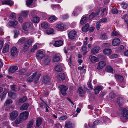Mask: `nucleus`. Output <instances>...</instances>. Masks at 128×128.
<instances>
[{"mask_svg": "<svg viewBox=\"0 0 128 128\" xmlns=\"http://www.w3.org/2000/svg\"><path fill=\"white\" fill-rule=\"evenodd\" d=\"M58 88L61 94L63 96H65L67 94L66 90L68 89V88L66 86L62 85L58 86Z\"/></svg>", "mask_w": 128, "mask_h": 128, "instance_id": "1", "label": "nucleus"}, {"mask_svg": "<svg viewBox=\"0 0 128 128\" xmlns=\"http://www.w3.org/2000/svg\"><path fill=\"white\" fill-rule=\"evenodd\" d=\"M68 38L71 40L74 39L77 36V32L75 30H72L70 31L68 34Z\"/></svg>", "mask_w": 128, "mask_h": 128, "instance_id": "2", "label": "nucleus"}, {"mask_svg": "<svg viewBox=\"0 0 128 128\" xmlns=\"http://www.w3.org/2000/svg\"><path fill=\"white\" fill-rule=\"evenodd\" d=\"M32 42V40L30 39L28 40L25 42L23 46V51L25 52L27 51L29 48L30 44Z\"/></svg>", "mask_w": 128, "mask_h": 128, "instance_id": "3", "label": "nucleus"}, {"mask_svg": "<svg viewBox=\"0 0 128 128\" xmlns=\"http://www.w3.org/2000/svg\"><path fill=\"white\" fill-rule=\"evenodd\" d=\"M121 114L123 118L125 119L128 118V110L122 108L121 110Z\"/></svg>", "mask_w": 128, "mask_h": 128, "instance_id": "4", "label": "nucleus"}, {"mask_svg": "<svg viewBox=\"0 0 128 128\" xmlns=\"http://www.w3.org/2000/svg\"><path fill=\"white\" fill-rule=\"evenodd\" d=\"M37 58L38 60H41L44 56V52L40 50H38L36 54Z\"/></svg>", "mask_w": 128, "mask_h": 128, "instance_id": "5", "label": "nucleus"}, {"mask_svg": "<svg viewBox=\"0 0 128 128\" xmlns=\"http://www.w3.org/2000/svg\"><path fill=\"white\" fill-rule=\"evenodd\" d=\"M28 113L27 112H25L20 114V117L23 120H26L28 116Z\"/></svg>", "mask_w": 128, "mask_h": 128, "instance_id": "6", "label": "nucleus"}, {"mask_svg": "<svg viewBox=\"0 0 128 128\" xmlns=\"http://www.w3.org/2000/svg\"><path fill=\"white\" fill-rule=\"evenodd\" d=\"M106 63L103 61L100 62L97 64L96 68L98 70L102 69L106 65Z\"/></svg>", "mask_w": 128, "mask_h": 128, "instance_id": "7", "label": "nucleus"}, {"mask_svg": "<svg viewBox=\"0 0 128 128\" xmlns=\"http://www.w3.org/2000/svg\"><path fill=\"white\" fill-rule=\"evenodd\" d=\"M32 26V24L31 22H26L24 24L23 28L24 30L27 31L31 28Z\"/></svg>", "mask_w": 128, "mask_h": 128, "instance_id": "8", "label": "nucleus"}, {"mask_svg": "<svg viewBox=\"0 0 128 128\" xmlns=\"http://www.w3.org/2000/svg\"><path fill=\"white\" fill-rule=\"evenodd\" d=\"M56 27L58 29V30L60 31L65 30L66 28L64 25L62 24H58L56 26Z\"/></svg>", "mask_w": 128, "mask_h": 128, "instance_id": "9", "label": "nucleus"}, {"mask_svg": "<svg viewBox=\"0 0 128 128\" xmlns=\"http://www.w3.org/2000/svg\"><path fill=\"white\" fill-rule=\"evenodd\" d=\"M42 82L43 83L47 84H50L51 82L50 80V78L48 76H44L43 77Z\"/></svg>", "mask_w": 128, "mask_h": 128, "instance_id": "10", "label": "nucleus"}, {"mask_svg": "<svg viewBox=\"0 0 128 128\" xmlns=\"http://www.w3.org/2000/svg\"><path fill=\"white\" fill-rule=\"evenodd\" d=\"M18 116V114L17 112L14 111L11 113L10 116L11 119L12 120H14Z\"/></svg>", "mask_w": 128, "mask_h": 128, "instance_id": "11", "label": "nucleus"}, {"mask_svg": "<svg viewBox=\"0 0 128 128\" xmlns=\"http://www.w3.org/2000/svg\"><path fill=\"white\" fill-rule=\"evenodd\" d=\"M2 3L3 5L6 4L11 6L13 5L14 2L12 0H4L2 2Z\"/></svg>", "mask_w": 128, "mask_h": 128, "instance_id": "12", "label": "nucleus"}, {"mask_svg": "<svg viewBox=\"0 0 128 128\" xmlns=\"http://www.w3.org/2000/svg\"><path fill=\"white\" fill-rule=\"evenodd\" d=\"M120 43V41L118 38H115L112 40V45L114 46H118Z\"/></svg>", "mask_w": 128, "mask_h": 128, "instance_id": "13", "label": "nucleus"}, {"mask_svg": "<svg viewBox=\"0 0 128 128\" xmlns=\"http://www.w3.org/2000/svg\"><path fill=\"white\" fill-rule=\"evenodd\" d=\"M18 23L17 21L15 20L14 21H10L8 23V26H12L14 28L18 25Z\"/></svg>", "mask_w": 128, "mask_h": 128, "instance_id": "14", "label": "nucleus"}, {"mask_svg": "<svg viewBox=\"0 0 128 128\" xmlns=\"http://www.w3.org/2000/svg\"><path fill=\"white\" fill-rule=\"evenodd\" d=\"M18 52L17 48L16 47H13L10 51L11 54L12 56H14L17 54Z\"/></svg>", "mask_w": 128, "mask_h": 128, "instance_id": "15", "label": "nucleus"}, {"mask_svg": "<svg viewBox=\"0 0 128 128\" xmlns=\"http://www.w3.org/2000/svg\"><path fill=\"white\" fill-rule=\"evenodd\" d=\"M90 61L93 63H95L98 61V59L96 57L94 56L90 55L89 57Z\"/></svg>", "mask_w": 128, "mask_h": 128, "instance_id": "16", "label": "nucleus"}, {"mask_svg": "<svg viewBox=\"0 0 128 128\" xmlns=\"http://www.w3.org/2000/svg\"><path fill=\"white\" fill-rule=\"evenodd\" d=\"M103 89V87L101 86H99L96 87L94 89V94H99L100 92Z\"/></svg>", "mask_w": 128, "mask_h": 128, "instance_id": "17", "label": "nucleus"}, {"mask_svg": "<svg viewBox=\"0 0 128 128\" xmlns=\"http://www.w3.org/2000/svg\"><path fill=\"white\" fill-rule=\"evenodd\" d=\"M18 68L17 66H12L10 68L8 69L9 72L11 73H13L18 70Z\"/></svg>", "mask_w": 128, "mask_h": 128, "instance_id": "18", "label": "nucleus"}, {"mask_svg": "<svg viewBox=\"0 0 128 128\" xmlns=\"http://www.w3.org/2000/svg\"><path fill=\"white\" fill-rule=\"evenodd\" d=\"M8 96L13 99H14L16 98V93L12 92V91H10L8 92Z\"/></svg>", "mask_w": 128, "mask_h": 128, "instance_id": "19", "label": "nucleus"}, {"mask_svg": "<svg viewBox=\"0 0 128 128\" xmlns=\"http://www.w3.org/2000/svg\"><path fill=\"white\" fill-rule=\"evenodd\" d=\"M100 49V48L98 46H96L92 48L91 50V52L92 54H96L98 52Z\"/></svg>", "mask_w": 128, "mask_h": 128, "instance_id": "20", "label": "nucleus"}, {"mask_svg": "<svg viewBox=\"0 0 128 128\" xmlns=\"http://www.w3.org/2000/svg\"><path fill=\"white\" fill-rule=\"evenodd\" d=\"M29 106V104H28L24 103L20 107V110H27Z\"/></svg>", "mask_w": 128, "mask_h": 128, "instance_id": "21", "label": "nucleus"}, {"mask_svg": "<svg viewBox=\"0 0 128 128\" xmlns=\"http://www.w3.org/2000/svg\"><path fill=\"white\" fill-rule=\"evenodd\" d=\"M63 44V42L62 40H56L55 42L54 45L55 46L59 47L62 46Z\"/></svg>", "mask_w": 128, "mask_h": 128, "instance_id": "22", "label": "nucleus"}, {"mask_svg": "<svg viewBox=\"0 0 128 128\" xmlns=\"http://www.w3.org/2000/svg\"><path fill=\"white\" fill-rule=\"evenodd\" d=\"M115 77L118 82H121L123 81L124 79L122 76L118 74H116L115 75Z\"/></svg>", "mask_w": 128, "mask_h": 128, "instance_id": "23", "label": "nucleus"}, {"mask_svg": "<svg viewBox=\"0 0 128 128\" xmlns=\"http://www.w3.org/2000/svg\"><path fill=\"white\" fill-rule=\"evenodd\" d=\"M60 58L57 54H55L53 56L52 61L54 62H58L60 60Z\"/></svg>", "mask_w": 128, "mask_h": 128, "instance_id": "24", "label": "nucleus"}, {"mask_svg": "<svg viewBox=\"0 0 128 128\" xmlns=\"http://www.w3.org/2000/svg\"><path fill=\"white\" fill-rule=\"evenodd\" d=\"M26 100V96H24L23 98H20L16 102V104L19 105L20 103L24 102Z\"/></svg>", "mask_w": 128, "mask_h": 128, "instance_id": "25", "label": "nucleus"}, {"mask_svg": "<svg viewBox=\"0 0 128 128\" xmlns=\"http://www.w3.org/2000/svg\"><path fill=\"white\" fill-rule=\"evenodd\" d=\"M99 121L98 120L95 121L92 124L89 122L88 125L91 128H95L96 125L98 124Z\"/></svg>", "mask_w": 128, "mask_h": 128, "instance_id": "26", "label": "nucleus"}, {"mask_svg": "<svg viewBox=\"0 0 128 128\" xmlns=\"http://www.w3.org/2000/svg\"><path fill=\"white\" fill-rule=\"evenodd\" d=\"M117 102L120 106H121L124 103L123 99L121 97H119L118 98Z\"/></svg>", "mask_w": 128, "mask_h": 128, "instance_id": "27", "label": "nucleus"}, {"mask_svg": "<svg viewBox=\"0 0 128 128\" xmlns=\"http://www.w3.org/2000/svg\"><path fill=\"white\" fill-rule=\"evenodd\" d=\"M37 74V72H36L30 76L27 79L28 81L29 82H32L33 81L34 78L36 76Z\"/></svg>", "mask_w": 128, "mask_h": 128, "instance_id": "28", "label": "nucleus"}, {"mask_svg": "<svg viewBox=\"0 0 128 128\" xmlns=\"http://www.w3.org/2000/svg\"><path fill=\"white\" fill-rule=\"evenodd\" d=\"M65 127L66 128H72L73 124L70 122L68 121L66 122Z\"/></svg>", "mask_w": 128, "mask_h": 128, "instance_id": "29", "label": "nucleus"}, {"mask_svg": "<svg viewBox=\"0 0 128 128\" xmlns=\"http://www.w3.org/2000/svg\"><path fill=\"white\" fill-rule=\"evenodd\" d=\"M106 71L108 72L113 73V72L114 70L111 66H106Z\"/></svg>", "mask_w": 128, "mask_h": 128, "instance_id": "30", "label": "nucleus"}, {"mask_svg": "<svg viewBox=\"0 0 128 128\" xmlns=\"http://www.w3.org/2000/svg\"><path fill=\"white\" fill-rule=\"evenodd\" d=\"M103 52L106 55H108L111 54L112 52L111 50L109 48L105 49L103 50Z\"/></svg>", "mask_w": 128, "mask_h": 128, "instance_id": "31", "label": "nucleus"}, {"mask_svg": "<svg viewBox=\"0 0 128 128\" xmlns=\"http://www.w3.org/2000/svg\"><path fill=\"white\" fill-rule=\"evenodd\" d=\"M40 20V18L38 16H35L33 17L32 19V21L35 23H38L39 22Z\"/></svg>", "mask_w": 128, "mask_h": 128, "instance_id": "32", "label": "nucleus"}, {"mask_svg": "<svg viewBox=\"0 0 128 128\" xmlns=\"http://www.w3.org/2000/svg\"><path fill=\"white\" fill-rule=\"evenodd\" d=\"M50 59L49 57H45L44 59V62L45 64L47 65L48 64L50 61Z\"/></svg>", "mask_w": 128, "mask_h": 128, "instance_id": "33", "label": "nucleus"}, {"mask_svg": "<svg viewBox=\"0 0 128 128\" xmlns=\"http://www.w3.org/2000/svg\"><path fill=\"white\" fill-rule=\"evenodd\" d=\"M89 26L88 24L87 23L82 28V30L84 32H86L89 29Z\"/></svg>", "mask_w": 128, "mask_h": 128, "instance_id": "34", "label": "nucleus"}, {"mask_svg": "<svg viewBox=\"0 0 128 128\" xmlns=\"http://www.w3.org/2000/svg\"><path fill=\"white\" fill-rule=\"evenodd\" d=\"M9 50V46L8 44H6L5 46L3 48L2 52L4 53L8 52Z\"/></svg>", "mask_w": 128, "mask_h": 128, "instance_id": "35", "label": "nucleus"}, {"mask_svg": "<svg viewBox=\"0 0 128 128\" xmlns=\"http://www.w3.org/2000/svg\"><path fill=\"white\" fill-rule=\"evenodd\" d=\"M42 122V120L41 118H38L36 120V126L37 127L39 126L41 124Z\"/></svg>", "mask_w": 128, "mask_h": 128, "instance_id": "36", "label": "nucleus"}, {"mask_svg": "<svg viewBox=\"0 0 128 128\" xmlns=\"http://www.w3.org/2000/svg\"><path fill=\"white\" fill-rule=\"evenodd\" d=\"M55 70L58 72H61L62 70L61 66L60 65H58L56 66L54 68Z\"/></svg>", "mask_w": 128, "mask_h": 128, "instance_id": "37", "label": "nucleus"}, {"mask_svg": "<svg viewBox=\"0 0 128 128\" xmlns=\"http://www.w3.org/2000/svg\"><path fill=\"white\" fill-rule=\"evenodd\" d=\"M88 18L84 16L82 18L81 20L80 21V23L82 24H83L86 22Z\"/></svg>", "mask_w": 128, "mask_h": 128, "instance_id": "38", "label": "nucleus"}, {"mask_svg": "<svg viewBox=\"0 0 128 128\" xmlns=\"http://www.w3.org/2000/svg\"><path fill=\"white\" fill-rule=\"evenodd\" d=\"M46 33L48 34H53L54 33V30L52 28H48L46 30Z\"/></svg>", "mask_w": 128, "mask_h": 128, "instance_id": "39", "label": "nucleus"}, {"mask_svg": "<svg viewBox=\"0 0 128 128\" xmlns=\"http://www.w3.org/2000/svg\"><path fill=\"white\" fill-rule=\"evenodd\" d=\"M23 120L20 118V117L17 118L15 121V122L16 124H18L22 122Z\"/></svg>", "mask_w": 128, "mask_h": 128, "instance_id": "40", "label": "nucleus"}, {"mask_svg": "<svg viewBox=\"0 0 128 128\" xmlns=\"http://www.w3.org/2000/svg\"><path fill=\"white\" fill-rule=\"evenodd\" d=\"M81 49L82 50L83 52H84L83 53L84 55H85L86 53L88 52V51L86 50L87 48L86 46L84 45L82 47Z\"/></svg>", "mask_w": 128, "mask_h": 128, "instance_id": "41", "label": "nucleus"}, {"mask_svg": "<svg viewBox=\"0 0 128 128\" xmlns=\"http://www.w3.org/2000/svg\"><path fill=\"white\" fill-rule=\"evenodd\" d=\"M57 19V18L56 17L54 16H50L48 19L49 22H52L54 21Z\"/></svg>", "mask_w": 128, "mask_h": 128, "instance_id": "42", "label": "nucleus"}, {"mask_svg": "<svg viewBox=\"0 0 128 128\" xmlns=\"http://www.w3.org/2000/svg\"><path fill=\"white\" fill-rule=\"evenodd\" d=\"M34 123V120H32L30 121L27 124V128H31Z\"/></svg>", "mask_w": 128, "mask_h": 128, "instance_id": "43", "label": "nucleus"}, {"mask_svg": "<svg viewBox=\"0 0 128 128\" xmlns=\"http://www.w3.org/2000/svg\"><path fill=\"white\" fill-rule=\"evenodd\" d=\"M28 15V12L26 11H22V12L20 15H21L23 18L26 17Z\"/></svg>", "mask_w": 128, "mask_h": 128, "instance_id": "44", "label": "nucleus"}, {"mask_svg": "<svg viewBox=\"0 0 128 128\" xmlns=\"http://www.w3.org/2000/svg\"><path fill=\"white\" fill-rule=\"evenodd\" d=\"M25 42V38H22L18 40V43L19 44H21L24 43Z\"/></svg>", "mask_w": 128, "mask_h": 128, "instance_id": "45", "label": "nucleus"}, {"mask_svg": "<svg viewBox=\"0 0 128 128\" xmlns=\"http://www.w3.org/2000/svg\"><path fill=\"white\" fill-rule=\"evenodd\" d=\"M41 27L44 28H46L48 27V24L46 22H43L41 24Z\"/></svg>", "mask_w": 128, "mask_h": 128, "instance_id": "46", "label": "nucleus"}, {"mask_svg": "<svg viewBox=\"0 0 128 128\" xmlns=\"http://www.w3.org/2000/svg\"><path fill=\"white\" fill-rule=\"evenodd\" d=\"M59 77L62 80H63L65 79V74L63 73H60V74Z\"/></svg>", "mask_w": 128, "mask_h": 128, "instance_id": "47", "label": "nucleus"}, {"mask_svg": "<svg viewBox=\"0 0 128 128\" xmlns=\"http://www.w3.org/2000/svg\"><path fill=\"white\" fill-rule=\"evenodd\" d=\"M96 14H95L94 12H92L89 15V19L91 20L95 17L96 16Z\"/></svg>", "mask_w": 128, "mask_h": 128, "instance_id": "48", "label": "nucleus"}, {"mask_svg": "<svg viewBox=\"0 0 128 128\" xmlns=\"http://www.w3.org/2000/svg\"><path fill=\"white\" fill-rule=\"evenodd\" d=\"M91 80L90 79L88 81V82L87 83V84L88 86V88L90 89L91 90L92 89V86L91 84Z\"/></svg>", "mask_w": 128, "mask_h": 128, "instance_id": "49", "label": "nucleus"}, {"mask_svg": "<svg viewBox=\"0 0 128 128\" xmlns=\"http://www.w3.org/2000/svg\"><path fill=\"white\" fill-rule=\"evenodd\" d=\"M121 5L123 8L126 9L128 7V4L124 2H122L121 4Z\"/></svg>", "mask_w": 128, "mask_h": 128, "instance_id": "50", "label": "nucleus"}, {"mask_svg": "<svg viewBox=\"0 0 128 128\" xmlns=\"http://www.w3.org/2000/svg\"><path fill=\"white\" fill-rule=\"evenodd\" d=\"M40 76V74H39L37 76L34 80V82L35 83H37L38 82V81L39 80Z\"/></svg>", "mask_w": 128, "mask_h": 128, "instance_id": "51", "label": "nucleus"}, {"mask_svg": "<svg viewBox=\"0 0 128 128\" xmlns=\"http://www.w3.org/2000/svg\"><path fill=\"white\" fill-rule=\"evenodd\" d=\"M16 14L14 13H12L10 15V18L11 19H15L16 18Z\"/></svg>", "mask_w": 128, "mask_h": 128, "instance_id": "52", "label": "nucleus"}, {"mask_svg": "<svg viewBox=\"0 0 128 128\" xmlns=\"http://www.w3.org/2000/svg\"><path fill=\"white\" fill-rule=\"evenodd\" d=\"M118 10L115 8H113L111 10L112 12L114 14H118Z\"/></svg>", "mask_w": 128, "mask_h": 128, "instance_id": "53", "label": "nucleus"}, {"mask_svg": "<svg viewBox=\"0 0 128 128\" xmlns=\"http://www.w3.org/2000/svg\"><path fill=\"white\" fill-rule=\"evenodd\" d=\"M6 95V93L5 92H3L0 96L1 100H4L5 98Z\"/></svg>", "mask_w": 128, "mask_h": 128, "instance_id": "54", "label": "nucleus"}, {"mask_svg": "<svg viewBox=\"0 0 128 128\" xmlns=\"http://www.w3.org/2000/svg\"><path fill=\"white\" fill-rule=\"evenodd\" d=\"M107 21V19L106 18H103L100 20L98 22L100 23H103L106 22Z\"/></svg>", "mask_w": 128, "mask_h": 128, "instance_id": "55", "label": "nucleus"}, {"mask_svg": "<svg viewBox=\"0 0 128 128\" xmlns=\"http://www.w3.org/2000/svg\"><path fill=\"white\" fill-rule=\"evenodd\" d=\"M78 92L81 95L83 94L84 93V91L82 89L81 87H80L78 89Z\"/></svg>", "mask_w": 128, "mask_h": 128, "instance_id": "56", "label": "nucleus"}, {"mask_svg": "<svg viewBox=\"0 0 128 128\" xmlns=\"http://www.w3.org/2000/svg\"><path fill=\"white\" fill-rule=\"evenodd\" d=\"M110 46V44L108 43H103L102 45V47L104 48L108 47Z\"/></svg>", "mask_w": 128, "mask_h": 128, "instance_id": "57", "label": "nucleus"}, {"mask_svg": "<svg viewBox=\"0 0 128 128\" xmlns=\"http://www.w3.org/2000/svg\"><path fill=\"white\" fill-rule=\"evenodd\" d=\"M34 0H27L26 1V4L27 6L30 5L33 2Z\"/></svg>", "mask_w": 128, "mask_h": 128, "instance_id": "58", "label": "nucleus"}, {"mask_svg": "<svg viewBox=\"0 0 128 128\" xmlns=\"http://www.w3.org/2000/svg\"><path fill=\"white\" fill-rule=\"evenodd\" d=\"M115 95V94L114 93L112 92H110L109 94V97L113 98H114Z\"/></svg>", "mask_w": 128, "mask_h": 128, "instance_id": "59", "label": "nucleus"}, {"mask_svg": "<svg viewBox=\"0 0 128 128\" xmlns=\"http://www.w3.org/2000/svg\"><path fill=\"white\" fill-rule=\"evenodd\" d=\"M106 92L105 91H103L100 94V97L102 98L103 96L106 94Z\"/></svg>", "mask_w": 128, "mask_h": 128, "instance_id": "60", "label": "nucleus"}, {"mask_svg": "<svg viewBox=\"0 0 128 128\" xmlns=\"http://www.w3.org/2000/svg\"><path fill=\"white\" fill-rule=\"evenodd\" d=\"M14 37L15 38H16L19 34V31L18 30H14Z\"/></svg>", "mask_w": 128, "mask_h": 128, "instance_id": "61", "label": "nucleus"}, {"mask_svg": "<svg viewBox=\"0 0 128 128\" xmlns=\"http://www.w3.org/2000/svg\"><path fill=\"white\" fill-rule=\"evenodd\" d=\"M12 100L10 99H8L6 101V104H8L12 103Z\"/></svg>", "mask_w": 128, "mask_h": 128, "instance_id": "62", "label": "nucleus"}, {"mask_svg": "<svg viewBox=\"0 0 128 128\" xmlns=\"http://www.w3.org/2000/svg\"><path fill=\"white\" fill-rule=\"evenodd\" d=\"M119 34L116 31H114L111 34V36H116Z\"/></svg>", "mask_w": 128, "mask_h": 128, "instance_id": "63", "label": "nucleus"}, {"mask_svg": "<svg viewBox=\"0 0 128 128\" xmlns=\"http://www.w3.org/2000/svg\"><path fill=\"white\" fill-rule=\"evenodd\" d=\"M100 38L102 40H106L108 38L106 34H104L102 35Z\"/></svg>", "mask_w": 128, "mask_h": 128, "instance_id": "64", "label": "nucleus"}]
</instances>
